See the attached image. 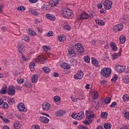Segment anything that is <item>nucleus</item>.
I'll list each match as a JSON object with an SVG mask.
<instances>
[{"label":"nucleus","mask_w":129,"mask_h":129,"mask_svg":"<svg viewBox=\"0 0 129 129\" xmlns=\"http://www.w3.org/2000/svg\"><path fill=\"white\" fill-rule=\"evenodd\" d=\"M100 12L101 13V14H104L106 13V10H103V9H102L100 11Z\"/></svg>","instance_id":"62"},{"label":"nucleus","mask_w":129,"mask_h":129,"mask_svg":"<svg viewBox=\"0 0 129 129\" xmlns=\"http://www.w3.org/2000/svg\"><path fill=\"white\" fill-rule=\"evenodd\" d=\"M18 109L19 111H24L26 112L27 110L26 107H25V104L23 103H20L18 105Z\"/></svg>","instance_id":"9"},{"label":"nucleus","mask_w":129,"mask_h":129,"mask_svg":"<svg viewBox=\"0 0 129 129\" xmlns=\"http://www.w3.org/2000/svg\"><path fill=\"white\" fill-rule=\"evenodd\" d=\"M18 49H20V48H23L24 47V44L21 43H19L17 45Z\"/></svg>","instance_id":"48"},{"label":"nucleus","mask_w":129,"mask_h":129,"mask_svg":"<svg viewBox=\"0 0 129 129\" xmlns=\"http://www.w3.org/2000/svg\"><path fill=\"white\" fill-rule=\"evenodd\" d=\"M31 4H36L38 0H28Z\"/></svg>","instance_id":"56"},{"label":"nucleus","mask_w":129,"mask_h":129,"mask_svg":"<svg viewBox=\"0 0 129 129\" xmlns=\"http://www.w3.org/2000/svg\"><path fill=\"white\" fill-rule=\"evenodd\" d=\"M95 22L96 24H98V25H99L100 26H103L104 25V22L102 20H100L99 19H96Z\"/></svg>","instance_id":"27"},{"label":"nucleus","mask_w":129,"mask_h":129,"mask_svg":"<svg viewBox=\"0 0 129 129\" xmlns=\"http://www.w3.org/2000/svg\"><path fill=\"white\" fill-rule=\"evenodd\" d=\"M3 129H10V126H8V125H5L3 127Z\"/></svg>","instance_id":"63"},{"label":"nucleus","mask_w":129,"mask_h":129,"mask_svg":"<svg viewBox=\"0 0 129 129\" xmlns=\"http://www.w3.org/2000/svg\"><path fill=\"white\" fill-rule=\"evenodd\" d=\"M84 61L86 62V63H89L90 62V57L88 56H86L84 57Z\"/></svg>","instance_id":"38"},{"label":"nucleus","mask_w":129,"mask_h":129,"mask_svg":"<svg viewBox=\"0 0 129 129\" xmlns=\"http://www.w3.org/2000/svg\"><path fill=\"white\" fill-rule=\"evenodd\" d=\"M123 115L127 119H129V112L127 111H125L123 113Z\"/></svg>","instance_id":"40"},{"label":"nucleus","mask_w":129,"mask_h":129,"mask_svg":"<svg viewBox=\"0 0 129 129\" xmlns=\"http://www.w3.org/2000/svg\"><path fill=\"white\" fill-rule=\"evenodd\" d=\"M21 56L22 57L24 61H27V60H28V58H26V57L25 56V55H24V54H22Z\"/></svg>","instance_id":"59"},{"label":"nucleus","mask_w":129,"mask_h":129,"mask_svg":"<svg viewBox=\"0 0 129 129\" xmlns=\"http://www.w3.org/2000/svg\"><path fill=\"white\" fill-rule=\"evenodd\" d=\"M91 92H92V97H93V99H96L98 98V92L95 91V90H91Z\"/></svg>","instance_id":"12"},{"label":"nucleus","mask_w":129,"mask_h":129,"mask_svg":"<svg viewBox=\"0 0 129 129\" xmlns=\"http://www.w3.org/2000/svg\"><path fill=\"white\" fill-rule=\"evenodd\" d=\"M58 5V1L56 0V1L52 3V7H56Z\"/></svg>","instance_id":"52"},{"label":"nucleus","mask_w":129,"mask_h":129,"mask_svg":"<svg viewBox=\"0 0 129 129\" xmlns=\"http://www.w3.org/2000/svg\"><path fill=\"white\" fill-rule=\"evenodd\" d=\"M110 45L113 51H116L117 50V46H116V44L114 42H111Z\"/></svg>","instance_id":"19"},{"label":"nucleus","mask_w":129,"mask_h":129,"mask_svg":"<svg viewBox=\"0 0 129 129\" xmlns=\"http://www.w3.org/2000/svg\"><path fill=\"white\" fill-rule=\"evenodd\" d=\"M42 69H43V71H44V73H46V74L50 73V71H51L50 69L47 67H43Z\"/></svg>","instance_id":"29"},{"label":"nucleus","mask_w":129,"mask_h":129,"mask_svg":"<svg viewBox=\"0 0 129 129\" xmlns=\"http://www.w3.org/2000/svg\"><path fill=\"white\" fill-rule=\"evenodd\" d=\"M8 94L9 95H15L16 94V91H15V88H9L8 91H7Z\"/></svg>","instance_id":"15"},{"label":"nucleus","mask_w":129,"mask_h":129,"mask_svg":"<svg viewBox=\"0 0 129 129\" xmlns=\"http://www.w3.org/2000/svg\"><path fill=\"white\" fill-rule=\"evenodd\" d=\"M25 10H26V8H25V7H23V6L19 7L17 8V10L21 12H25Z\"/></svg>","instance_id":"39"},{"label":"nucleus","mask_w":129,"mask_h":129,"mask_svg":"<svg viewBox=\"0 0 129 129\" xmlns=\"http://www.w3.org/2000/svg\"><path fill=\"white\" fill-rule=\"evenodd\" d=\"M64 114H65V111L63 110L58 111L55 113V115L56 116H62Z\"/></svg>","instance_id":"22"},{"label":"nucleus","mask_w":129,"mask_h":129,"mask_svg":"<svg viewBox=\"0 0 129 129\" xmlns=\"http://www.w3.org/2000/svg\"><path fill=\"white\" fill-rule=\"evenodd\" d=\"M17 82L19 84H22L24 83V80L18 79H17Z\"/></svg>","instance_id":"47"},{"label":"nucleus","mask_w":129,"mask_h":129,"mask_svg":"<svg viewBox=\"0 0 129 129\" xmlns=\"http://www.w3.org/2000/svg\"><path fill=\"white\" fill-rule=\"evenodd\" d=\"M126 38L124 36H121L119 38V41L121 44H124L125 43Z\"/></svg>","instance_id":"28"},{"label":"nucleus","mask_w":129,"mask_h":129,"mask_svg":"<svg viewBox=\"0 0 129 129\" xmlns=\"http://www.w3.org/2000/svg\"><path fill=\"white\" fill-rule=\"evenodd\" d=\"M21 123H20V122H15L14 124V128L19 129L20 127H21Z\"/></svg>","instance_id":"25"},{"label":"nucleus","mask_w":129,"mask_h":129,"mask_svg":"<svg viewBox=\"0 0 129 129\" xmlns=\"http://www.w3.org/2000/svg\"><path fill=\"white\" fill-rule=\"evenodd\" d=\"M61 16L65 19H72L74 17V14H73V11L70 9L64 8L62 9Z\"/></svg>","instance_id":"1"},{"label":"nucleus","mask_w":129,"mask_h":129,"mask_svg":"<svg viewBox=\"0 0 129 129\" xmlns=\"http://www.w3.org/2000/svg\"><path fill=\"white\" fill-rule=\"evenodd\" d=\"M72 117L75 119H77V120H81L84 117V112L80 111L79 113H73Z\"/></svg>","instance_id":"3"},{"label":"nucleus","mask_w":129,"mask_h":129,"mask_svg":"<svg viewBox=\"0 0 129 129\" xmlns=\"http://www.w3.org/2000/svg\"><path fill=\"white\" fill-rule=\"evenodd\" d=\"M120 129H129V126L123 125Z\"/></svg>","instance_id":"54"},{"label":"nucleus","mask_w":129,"mask_h":129,"mask_svg":"<svg viewBox=\"0 0 129 129\" xmlns=\"http://www.w3.org/2000/svg\"><path fill=\"white\" fill-rule=\"evenodd\" d=\"M121 21L122 23H123V24H126V23H127V22H128V21L124 18H121Z\"/></svg>","instance_id":"45"},{"label":"nucleus","mask_w":129,"mask_h":129,"mask_svg":"<svg viewBox=\"0 0 129 129\" xmlns=\"http://www.w3.org/2000/svg\"><path fill=\"white\" fill-rule=\"evenodd\" d=\"M43 50H50V48H49V47L46 45L43 46Z\"/></svg>","instance_id":"61"},{"label":"nucleus","mask_w":129,"mask_h":129,"mask_svg":"<svg viewBox=\"0 0 129 129\" xmlns=\"http://www.w3.org/2000/svg\"><path fill=\"white\" fill-rule=\"evenodd\" d=\"M115 69L118 73H122V72H125V73H129V71H125V66H121L119 65H117L115 67Z\"/></svg>","instance_id":"5"},{"label":"nucleus","mask_w":129,"mask_h":129,"mask_svg":"<svg viewBox=\"0 0 129 129\" xmlns=\"http://www.w3.org/2000/svg\"><path fill=\"white\" fill-rule=\"evenodd\" d=\"M104 127L105 129H111V124L109 123H105L104 125Z\"/></svg>","instance_id":"32"},{"label":"nucleus","mask_w":129,"mask_h":129,"mask_svg":"<svg viewBox=\"0 0 129 129\" xmlns=\"http://www.w3.org/2000/svg\"><path fill=\"white\" fill-rule=\"evenodd\" d=\"M32 129H40V126H39V125H33L32 126Z\"/></svg>","instance_id":"51"},{"label":"nucleus","mask_w":129,"mask_h":129,"mask_svg":"<svg viewBox=\"0 0 129 129\" xmlns=\"http://www.w3.org/2000/svg\"><path fill=\"white\" fill-rule=\"evenodd\" d=\"M60 67H61V68H63V69H69V68H70V67L69 66H68L66 63H62L60 64Z\"/></svg>","instance_id":"26"},{"label":"nucleus","mask_w":129,"mask_h":129,"mask_svg":"<svg viewBox=\"0 0 129 129\" xmlns=\"http://www.w3.org/2000/svg\"><path fill=\"white\" fill-rule=\"evenodd\" d=\"M50 106L51 105L47 102H44L42 104V108L43 110H49Z\"/></svg>","instance_id":"13"},{"label":"nucleus","mask_w":129,"mask_h":129,"mask_svg":"<svg viewBox=\"0 0 129 129\" xmlns=\"http://www.w3.org/2000/svg\"><path fill=\"white\" fill-rule=\"evenodd\" d=\"M41 9L42 11H44V12H45V11H48V10H49L50 9V5H47V4H44L42 6Z\"/></svg>","instance_id":"20"},{"label":"nucleus","mask_w":129,"mask_h":129,"mask_svg":"<svg viewBox=\"0 0 129 129\" xmlns=\"http://www.w3.org/2000/svg\"><path fill=\"white\" fill-rule=\"evenodd\" d=\"M104 5L105 10H110V9H111V6L112 5V2L109 0H106L104 2Z\"/></svg>","instance_id":"7"},{"label":"nucleus","mask_w":129,"mask_h":129,"mask_svg":"<svg viewBox=\"0 0 129 129\" xmlns=\"http://www.w3.org/2000/svg\"><path fill=\"white\" fill-rule=\"evenodd\" d=\"M110 100H111V99L110 97H107L104 100V102H105V103L106 104H108V103H110Z\"/></svg>","instance_id":"37"},{"label":"nucleus","mask_w":129,"mask_h":129,"mask_svg":"<svg viewBox=\"0 0 129 129\" xmlns=\"http://www.w3.org/2000/svg\"><path fill=\"white\" fill-rule=\"evenodd\" d=\"M104 102V101L103 99L101 98L99 100V101H98L97 106H101V105L103 104Z\"/></svg>","instance_id":"34"},{"label":"nucleus","mask_w":129,"mask_h":129,"mask_svg":"<svg viewBox=\"0 0 129 129\" xmlns=\"http://www.w3.org/2000/svg\"><path fill=\"white\" fill-rule=\"evenodd\" d=\"M54 33L53 31H49L48 32V34L46 35L47 37H52L53 36Z\"/></svg>","instance_id":"43"},{"label":"nucleus","mask_w":129,"mask_h":129,"mask_svg":"<svg viewBox=\"0 0 129 129\" xmlns=\"http://www.w3.org/2000/svg\"><path fill=\"white\" fill-rule=\"evenodd\" d=\"M88 18H89V15L85 12L83 13L80 16L81 20H86Z\"/></svg>","instance_id":"17"},{"label":"nucleus","mask_w":129,"mask_h":129,"mask_svg":"<svg viewBox=\"0 0 129 129\" xmlns=\"http://www.w3.org/2000/svg\"><path fill=\"white\" fill-rule=\"evenodd\" d=\"M29 14L32 15L33 16H38V15L39 14L38 12H37V11L36 10L29 11Z\"/></svg>","instance_id":"30"},{"label":"nucleus","mask_w":129,"mask_h":129,"mask_svg":"<svg viewBox=\"0 0 129 129\" xmlns=\"http://www.w3.org/2000/svg\"><path fill=\"white\" fill-rule=\"evenodd\" d=\"M9 108V105L8 103L5 102L3 105V108Z\"/></svg>","instance_id":"49"},{"label":"nucleus","mask_w":129,"mask_h":129,"mask_svg":"<svg viewBox=\"0 0 129 129\" xmlns=\"http://www.w3.org/2000/svg\"><path fill=\"white\" fill-rule=\"evenodd\" d=\"M122 81L124 83H126V84H129V76H124L122 77Z\"/></svg>","instance_id":"21"},{"label":"nucleus","mask_w":129,"mask_h":129,"mask_svg":"<svg viewBox=\"0 0 129 129\" xmlns=\"http://www.w3.org/2000/svg\"><path fill=\"white\" fill-rule=\"evenodd\" d=\"M87 119H90V118H93L94 117V114L87 115L86 116Z\"/></svg>","instance_id":"42"},{"label":"nucleus","mask_w":129,"mask_h":129,"mask_svg":"<svg viewBox=\"0 0 129 129\" xmlns=\"http://www.w3.org/2000/svg\"><path fill=\"white\" fill-rule=\"evenodd\" d=\"M96 129H103V127L101 125H99L97 126Z\"/></svg>","instance_id":"64"},{"label":"nucleus","mask_w":129,"mask_h":129,"mask_svg":"<svg viewBox=\"0 0 129 129\" xmlns=\"http://www.w3.org/2000/svg\"><path fill=\"white\" fill-rule=\"evenodd\" d=\"M107 115H108V114L106 112H102L101 113V117L102 118H107Z\"/></svg>","instance_id":"31"},{"label":"nucleus","mask_w":129,"mask_h":129,"mask_svg":"<svg viewBox=\"0 0 129 129\" xmlns=\"http://www.w3.org/2000/svg\"><path fill=\"white\" fill-rule=\"evenodd\" d=\"M116 105V102H113L112 104L110 105V107H114Z\"/></svg>","instance_id":"55"},{"label":"nucleus","mask_w":129,"mask_h":129,"mask_svg":"<svg viewBox=\"0 0 129 129\" xmlns=\"http://www.w3.org/2000/svg\"><path fill=\"white\" fill-rule=\"evenodd\" d=\"M39 121L42 123H48L50 121V119L46 117L41 116L39 117Z\"/></svg>","instance_id":"10"},{"label":"nucleus","mask_w":129,"mask_h":129,"mask_svg":"<svg viewBox=\"0 0 129 129\" xmlns=\"http://www.w3.org/2000/svg\"><path fill=\"white\" fill-rule=\"evenodd\" d=\"M96 40H91L90 43L92 45H95V44H96Z\"/></svg>","instance_id":"57"},{"label":"nucleus","mask_w":129,"mask_h":129,"mask_svg":"<svg viewBox=\"0 0 129 129\" xmlns=\"http://www.w3.org/2000/svg\"><path fill=\"white\" fill-rule=\"evenodd\" d=\"M24 40L25 41H26V42H29V41H30V37H29L27 35H25L24 36Z\"/></svg>","instance_id":"50"},{"label":"nucleus","mask_w":129,"mask_h":129,"mask_svg":"<svg viewBox=\"0 0 129 129\" xmlns=\"http://www.w3.org/2000/svg\"><path fill=\"white\" fill-rule=\"evenodd\" d=\"M53 100L55 102H58V101H61V98L59 96H55L54 97Z\"/></svg>","instance_id":"35"},{"label":"nucleus","mask_w":129,"mask_h":129,"mask_svg":"<svg viewBox=\"0 0 129 129\" xmlns=\"http://www.w3.org/2000/svg\"><path fill=\"white\" fill-rule=\"evenodd\" d=\"M121 48L120 49V50L118 52V53H115L113 54H112V58L113 60H114L115 59H117L119 56H121Z\"/></svg>","instance_id":"14"},{"label":"nucleus","mask_w":129,"mask_h":129,"mask_svg":"<svg viewBox=\"0 0 129 129\" xmlns=\"http://www.w3.org/2000/svg\"><path fill=\"white\" fill-rule=\"evenodd\" d=\"M92 64H93V65H94L96 67H97L99 64L98 60H97V59H96L94 57H92Z\"/></svg>","instance_id":"18"},{"label":"nucleus","mask_w":129,"mask_h":129,"mask_svg":"<svg viewBox=\"0 0 129 129\" xmlns=\"http://www.w3.org/2000/svg\"><path fill=\"white\" fill-rule=\"evenodd\" d=\"M84 75V74H83V72L80 70L78 71L77 73L74 75V78L76 79V80H81V79L83 78Z\"/></svg>","instance_id":"6"},{"label":"nucleus","mask_w":129,"mask_h":129,"mask_svg":"<svg viewBox=\"0 0 129 129\" xmlns=\"http://www.w3.org/2000/svg\"><path fill=\"white\" fill-rule=\"evenodd\" d=\"M117 79H118V77L117 76V75L115 74L114 77L112 78L111 81L112 82H116Z\"/></svg>","instance_id":"36"},{"label":"nucleus","mask_w":129,"mask_h":129,"mask_svg":"<svg viewBox=\"0 0 129 129\" xmlns=\"http://www.w3.org/2000/svg\"><path fill=\"white\" fill-rule=\"evenodd\" d=\"M74 47L80 55H83V54H84V48L82 44L80 43H77L75 45Z\"/></svg>","instance_id":"4"},{"label":"nucleus","mask_w":129,"mask_h":129,"mask_svg":"<svg viewBox=\"0 0 129 129\" xmlns=\"http://www.w3.org/2000/svg\"><path fill=\"white\" fill-rule=\"evenodd\" d=\"M123 29V24L120 23L118 24H117L116 25H115L113 27V30L115 31V32H120V31H121Z\"/></svg>","instance_id":"8"},{"label":"nucleus","mask_w":129,"mask_h":129,"mask_svg":"<svg viewBox=\"0 0 129 129\" xmlns=\"http://www.w3.org/2000/svg\"><path fill=\"white\" fill-rule=\"evenodd\" d=\"M71 65H72L73 66L77 65V60L75 59H71Z\"/></svg>","instance_id":"33"},{"label":"nucleus","mask_w":129,"mask_h":129,"mask_svg":"<svg viewBox=\"0 0 129 129\" xmlns=\"http://www.w3.org/2000/svg\"><path fill=\"white\" fill-rule=\"evenodd\" d=\"M64 30H67V31H70L71 29V27L70 25H66L64 27Z\"/></svg>","instance_id":"46"},{"label":"nucleus","mask_w":129,"mask_h":129,"mask_svg":"<svg viewBox=\"0 0 129 129\" xmlns=\"http://www.w3.org/2000/svg\"><path fill=\"white\" fill-rule=\"evenodd\" d=\"M14 99H10L9 101L8 102V103H9L10 104V105H12V104H13V103H14Z\"/></svg>","instance_id":"53"},{"label":"nucleus","mask_w":129,"mask_h":129,"mask_svg":"<svg viewBox=\"0 0 129 129\" xmlns=\"http://www.w3.org/2000/svg\"><path fill=\"white\" fill-rule=\"evenodd\" d=\"M37 81H38V75H33L32 78V83H37Z\"/></svg>","instance_id":"24"},{"label":"nucleus","mask_w":129,"mask_h":129,"mask_svg":"<svg viewBox=\"0 0 129 129\" xmlns=\"http://www.w3.org/2000/svg\"><path fill=\"white\" fill-rule=\"evenodd\" d=\"M18 50L19 52V53H21V54H22V53H24V51H25V47L23 46V47H21L20 48H18Z\"/></svg>","instance_id":"41"},{"label":"nucleus","mask_w":129,"mask_h":129,"mask_svg":"<svg viewBox=\"0 0 129 129\" xmlns=\"http://www.w3.org/2000/svg\"><path fill=\"white\" fill-rule=\"evenodd\" d=\"M46 61V58H43L40 61V64H45V61Z\"/></svg>","instance_id":"58"},{"label":"nucleus","mask_w":129,"mask_h":129,"mask_svg":"<svg viewBox=\"0 0 129 129\" xmlns=\"http://www.w3.org/2000/svg\"><path fill=\"white\" fill-rule=\"evenodd\" d=\"M111 70L109 68H104L101 71V74L103 77L107 78L110 76Z\"/></svg>","instance_id":"2"},{"label":"nucleus","mask_w":129,"mask_h":129,"mask_svg":"<svg viewBox=\"0 0 129 129\" xmlns=\"http://www.w3.org/2000/svg\"><path fill=\"white\" fill-rule=\"evenodd\" d=\"M68 51L69 54H70L71 56L72 57H75V56H76V53H75V51H74V49H73V47L72 46L69 47Z\"/></svg>","instance_id":"11"},{"label":"nucleus","mask_w":129,"mask_h":129,"mask_svg":"<svg viewBox=\"0 0 129 129\" xmlns=\"http://www.w3.org/2000/svg\"><path fill=\"white\" fill-rule=\"evenodd\" d=\"M83 122H84V124H85V125H88L90 123H89V121H88L87 120L84 121Z\"/></svg>","instance_id":"60"},{"label":"nucleus","mask_w":129,"mask_h":129,"mask_svg":"<svg viewBox=\"0 0 129 129\" xmlns=\"http://www.w3.org/2000/svg\"><path fill=\"white\" fill-rule=\"evenodd\" d=\"M0 93L1 94H7V86H4L2 87L1 90L0 91Z\"/></svg>","instance_id":"23"},{"label":"nucleus","mask_w":129,"mask_h":129,"mask_svg":"<svg viewBox=\"0 0 129 129\" xmlns=\"http://www.w3.org/2000/svg\"><path fill=\"white\" fill-rule=\"evenodd\" d=\"M46 18L48 20H50V21H55L56 20V17H55V16L50 14H47L46 15Z\"/></svg>","instance_id":"16"},{"label":"nucleus","mask_w":129,"mask_h":129,"mask_svg":"<svg viewBox=\"0 0 129 129\" xmlns=\"http://www.w3.org/2000/svg\"><path fill=\"white\" fill-rule=\"evenodd\" d=\"M64 38L61 35H60L58 37V39L59 40L60 42H62V43H64Z\"/></svg>","instance_id":"44"}]
</instances>
